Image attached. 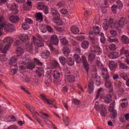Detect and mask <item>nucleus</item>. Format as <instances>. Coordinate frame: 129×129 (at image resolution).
I'll return each instance as SVG.
<instances>
[{
	"label": "nucleus",
	"instance_id": "nucleus-28",
	"mask_svg": "<svg viewBox=\"0 0 129 129\" xmlns=\"http://www.w3.org/2000/svg\"><path fill=\"white\" fill-rule=\"evenodd\" d=\"M121 41L123 44H129V38L125 35H122L121 37Z\"/></svg>",
	"mask_w": 129,
	"mask_h": 129
},
{
	"label": "nucleus",
	"instance_id": "nucleus-30",
	"mask_svg": "<svg viewBox=\"0 0 129 129\" xmlns=\"http://www.w3.org/2000/svg\"><path fill=\"white\" fill-rule=\"evenodd\" d=\"M59 67V62L56 60H52L51 61V68L52 69Z\"/></svg>",
	"mask_w": 129,
	"mask_h": 129
},
{
	"label": "nucleus",
	"instance_id": "nucleus-43",
	"mask_svg": "<svg viewBox=\"0 0 129 129\" xmlns=\"http://www.w3.org/2000/svg\"><path fill=\"white\" fill-rule=\"evenodd\" d=\"M67 63L68 65H69V66H72V65H74V60H73V58L71 57L69 58L68 61H67Z\"/></svg>",
	"mask_w": 129,
	"mask_h": 129
},
{
	"label": "nucleus",
	"instance_id": "nucleus-35",
	"mask_svg": "<svg viewBox=\"0 0 129 129\" xmlns=\"http://www.w3.org/2000/svg\"><path fill=\"white\" fill-rule=\"evenodd\" d=\"M93 32L94 34L98 35L100 33V28H99V27L95 26L93 27Z\"/></svg>",
	"mask_w": 129,
	"mask_h": 129
},
{
	"label": "nucleus",
	"instance_id": "nucleus-39",
	"mask_svg": "<svg viewBox=\"0 0 129 129\" xmlns=\"http://www.w3.org/2000/svg\"><path fill=\"white\" fill-rule=\"evenodd\" d=\"M97 69H96V68H94L91 72L92 79H94V78L93 77H98V76H96V75L97 74Z\"/></svg>",
	"mask_w": 129,
	"mask_h": 129
},
{
	"label": "nucleus",
	"instance_id": "nucleus-2",
	"mask_svg": "<svg viewBox=\"0 0 129 129\" xmlns=\"http://www.w3.org/2000/svg\"><path fill=\"white\" fill-rule=\"evenodd\" d=\"M6 31V32H14V28L13 26H9V25H7L6 23L1 24V28H0V36H1L2 34H3L2 31L4 30Z\"/></svg>",
	"mask_w": 129,
	"mask_h": 129
},
{
	"label": "nucleus",
	"instance_id": "nucleus-4",
	"mask_svg": "<svg viewBox=\"0 0 129 129\" xmlns=\"http://www.w3.org/2000/svg\"><path fill=\"white\" fill-rule=\"evenodd\" d=\"M37 9L38 10H42L45 15L49 14V8H48V6L44 5L42 3L38 4Z\"/></svg>",
	"mask_w": 129,
	"mask_h": 129
},
{
	"label": "nucleus",
	"instance_id": "nucleus-7",
	"mask_svg": "<svg viewBox=\"0 0 129 129\" xmlns=\"http://www.w3.org/2000/svg\"><path fill=\"white\" fill-rule=\"evenodd\" d=\"M33 42L36 46L37 47H43L44 46V43L43 42L41 41V39H38L37 38H35V37H33Z\"/></svg>",
	"mask_w": 129,
	"mask_h": 129
},
{
	"label": "nucleus",
	"instance_id": "nucleus-61",
	"mask_svg": "<svg viewBox=\"0 0 129 129\" xmlns=\"http://www.w3.org/2000/svg\"><path fill=\"white\" fill-rule=\"evenodd\" d=\"M55 101V100L53 99H46V101H45V102H46L47 103H48V104H52V103H53V102Z\"/></svg>",
	"mask_w": 129,
	"mask_h": 129
},
{
	"label": "nucleus",
	"instance_id": "nucleus-44",
	"mask_svg": "<svg viewBox=\"0 0 129 129\" xmlns=\"http://www.w3.org/2000/svg\"><path fill=\"white\" fill-rule=\"evenodd\" d=\"M93 80H94L95 81H96V83L97 84V85H100L101 83H100V78L99 77H93Z\"/></svg>",
	"mask_w": 129,
	"mask_h": 129
},
{
	"label": "nucleus",
	"instance_id": "nucleus-47",
	"mask_svg": "<svg viewBox=\"0 0 129 129\" xmlns=\"http://www.w3.org/2000/svg\"><path fill=\"white\" fill-rule=\"evenodd\" d=\"M27 69H30V70H33L35 68V65L32 62H29L27 67Z\"/></svg>",
	"mask_w": 129,
	"mask_h": 129
},
{
	"label": "nucleus",
	"instance_id": "nucleus-25",
	"mask_svg": "<svg viewBox=\"0 0 129 129\" xmlns=\"http://www.w3.org/2000/svg\"><path fill=\"white\" fill-rule=\"evenodd\" d=\"M62 52L66 57H68L69 56V53H70V49H69V47L67 46H64L62 49Z\"/></svg>",
	"mask_w": 129,
	"mask_h": 129
},
{
	"label": "nucleus",
	"instance_id": "nucleus-8",
	"mask_svg": "<svg viewBox=\"0 0 129 129\" xmlns=\"http://www.w3.org/2000/svg\"><path fill=\"white\" fill-rule=\"evenodd\" d=\"M100 112L102 116H105L107 113V110L104 105H101L100 107Z\"/></svg>",
	"mask_w": 129,
	"mask_h": 129
},
{
	"label": "nucleus",
	"instance_id": "nucleus-34",
	"mask_svg": "<svg viewBox=\"0 0 129 129\" xmlns=\"http://www.w3.org/2000/svg\"><path fill=\"white\" fill-rule=\"evenodd\" d=\"M111 100H112V99L111 98V95L110 94L107 95L104 98V101L106 103H110Z\"/></svg>",
	"mask_w": 129,
	"mask_h": 129
},
{
	"label": "nucleus",
	"instance_id": "nucleus-14",
	"mask_svg": "<svg viewBox=\"0 0 129 129\" xmlns=\"http://www.w3.org/2000/svg\"><path fill=\"white\" fill-rule=\"evenodd\" d=\"M121 55H125L126 58H129V50H126L125 47H123L120 49Z\"/></svg>",
	"mask_w": 129,
	"mask_h": 129
},
{
	"label": "nucleus",
	"instance_id": "nucleus-54",
	"mask_svg": "<svg viewBox=\"0 0 129 129\" xmlns=\"http://www.w3.org/2000/svg\"><path fill=\"white\" fill-rule=\"evenodd\" d=\"M43 73V69H40L36 71V74L38 75L39 77L42 76V74Z\"/></svg>",
	"mask_w": 129,
	"mask_h": 129
},
{
	"label": "nucleus",
	"instance_id": "nucleus-26",
	"mask_svg": "<svg viewBox=\"0 0 129 129\" xmlns=\"http://www.w3.org/2000/svg\"><path fill=\"white\" fill-rule=\"evenodd\" d=\"M9 19L12 23H15L19 21V18L17 16L11 15L9 16Z\"/></svg>",
	"mask_w": 129,
	"mask_h": 129
},
{
	"label": "nucleus",
	"instance_id": "nucleus-42",
	"mask_svg": "<svg viewBox=\"0 0 129 129\" xmlns=\"http://www.w3.org/2000/svg\"><path fill=\"white\" fill-rule=\"evenodd\" d=\"M25 46L28 52H30L32 51V50H33V46L32 43H28L26 44Z\"/></svg>",
	"mask_w": 129,
	"mask_h": 129
},
{
	"label": "nucleus",
	"instance_id": "nucleus-11",
	"mask_svg": "<svg viewBox=\"0 0 129 129\" xmlns=\"http://www.w3.org/2000/svg\"><path fill=\"white\" fill-rule=\"evenodd\" d=\"M94 90V86L93 84V81H90L89 82V85H88V91L89 93L90 94H91L93 93V91Z\"/></svg>",
	"mask_w": 129,
	"mask_h": 129
},
{
	"label": "nucleus",
	"instance_id": "nucleus-53",
	"mask_svg": "<svg viewBox=\"0 0 129 129\" xmlns=\"http://www.w3.org/2000/svg\"><path fill=\"white\" fill-rule=\"evenodd\" d=\"M60 42H61L62 45H68V40H67L64 38H62L60 40Z\"/></svg>",
	"mask_w": 129,
	"mask_h": 129
},
{
	"label": "nucleus",
	"instance_id": "nucleus-6",
	"mask_svg": "<svg viewBox=\"0 0 129 129\" xmlns=\"http://www.w3.org/2000/svg\"><path fill=\"white\" fill-rule=\"evenodd\" d=\"M50 42L52 45H58L59 43V40L57 35H54L50 37Z\"/></svg>",
	"mask_w": 129,
	"mask_h": 129
},
{
	"label": "nucleus",
	"instance_id": "nucleus-5",
	"mask_svg": "<svg viewBox=\"0 0 129 129\" xmlns=\"http://www.w3.org/2000/svg\"><path fill=\"white\" fill-rule=\"evenodd\" d=\"M101 72L102 74V76L104 79L107 80L109 78V76L108 75V72L107 71V69L105 68H102L101 69Z\"/></svg>",
	"mask_w": 129,
	"mask_h": 129
},
{
	"label": "nucleus",
	"instance_id": "nucleus-40",
	"mask_svg": "<svg viewBox=\"0 0 129 129\" xmlns=\"http://www.w3.org/2000/svg\"><path fill=\"white\" fill-rule=\"evenodd\" d=\"M22 28L24 30H29V29H30V26L27 22H24L22 25Z\"/></svg>",
	"mask_w": 129,
	"mask_h": 129
},
{
	"label": "nucleus",
	"instance_id": "nucleus-13",
	"mask_svg": "<svg viewBox=\"0 0 129 129\" xmlns=\"http://www.w3.org/2000/svg\"><path fill=\"white\" fill-rule=\"evenodd\" d=\"M112 82L110 80L106 81L105 82V86L107 87V88H109L110 92H112V91H113V88L112 87Z\"/></svg>",
	"mask_w": 129,
	"mask_h": 129
},
{
	"label": "nucleus",
	"instance_id": "nucleus-51",
	"mask_svg": "<svg viewBox=\"0 0 129 129\" xmlns=\"http://www.w3.org/2000/svg\"><path fill=\"white\" fill-rule=\"evenodd\" d=\"M110 35H111L112 37H116V36H117V32H116V31L115 30H110Z\"/></svg>",
	"mask_w": 129,
	"mask_h": 129
},
{
	"label": "nucleus",
	"instance_id": "nucleus-60",
	"mask_svg": "<svg viewBox=\"0 0 129 129\" xmlns=\"http://www.w3.org/2000/svg\"><path fill=\"white\" fill-rule=\"evenodd\" d=\"M60 13L62 15H67L68 14V11L67 9H62L60 10Z\"/></svg>",
	"mask_w": 129,
	"mask_h": 129
},
{
	"label": "nucleus",
	"instance_id": "nucleus-29",
	"mask_svg": "<svg viewBox=\"0 0 129 129\" xmlns=\"http://www.w3.org/2000/svg\"><path fill=\"white\" fill-rule=\"evenodd\" d=\"M16 54L18 56H22L24 54V48L22 47H18L16 49Z\"/></svg>",
	"mask_w": 129,
	"mask_h": 129
},
{
	"label": "nucleus",
	"instance_id": "nucleus-64",
	"mask_svg": "<svg viewBox=\"0 0 129 129\" xmlns=\"http://www.w3.org/2000/svg\"><path fill=\"white\" fill-rule=\"evenodd\" d=\"M8 129H18V127L16 125H11L8 127Z\"/></svg>",
	"mask_w": 129,
	"mask_h": 129
},
{
	"label": "nucleus",
	"instance_id": "nucleus-15",
	"mask_svg": "<svg viewBox=\"0 0 129 129\" xmlns=\"http://www.w3.org/2000/svg\"><path fill=\"white\" fill-rule=\"evenodd\" d=\"M13 38L11 37H7L4 40L3 43H7V44H5V46H9V48L11 47V45H12V43H13Z\"/></svg>",
	"mask_w": 129,
	"mask_h": 129
},
{
	"label": "nucleus",
	"instance_id": "nucleus-19",
	"mask_svg": "<svg viewBox=\"0 0 129 129\" xmlns=\"http://www.w3.org/2000/svg\"><path fill=\"white\" fill-rule=\"evenodd\" d=\"M27 63L23 61H19V68L21 70H26L27 69Z\"/></svg>",
	"mask_w": 129,
	"mask_h": 129
},
{
	"label": "nucleus",
	"instance_id": "nucleus-50",
	"mask_svg": "<svg viewBox=\"0 0 129 129\" xmlns=\"http://www.w3.org/2000/svg\"><path fill=\"white\" fill-rule=\"evenodd\" d=\"M116 4L117 5V7H118L119 10H121L122 8H123V5H122V3H121V1H117Z\"/></svg>",
	"mask_w": 129,
	"mask_h": 129
},
{
	"label": "nucleus",
	"instance_id": "nucleus-41",
	"mask_svg": "<svg viewBox=\"0 0 129 129\" xmlns=\"http://www.w3.org/2000/svg\"><path fill=\"white\" fill-rule=\"evenodd\" d=\"M94 59H95V55L92 53H90L89 55L88 61H90V63H91L93 61Z\"/></svg>",
	"mask_w": 129,
	"mask_h": 129
},
{
	"label": "nucleus",
	"instance_id": "nucleus-58",
	"mask_svg": "<svg viewBox=\"0 0 129 129\" xmlns=\"http://www.w3.org/2000/svg\"><path fill=\"white\" fill-rule=\"evenodd\" d=\"M80 100H77L76 99H73V103L75 105H78V104H80L81 103Z\"/></svg>",
	"mask_w": 129,
	"mask_h": 129
},
{
	"label": "nucleus",
	"instance_id": "nucleus-57",
	"mask_svg": "<svg viewBox=\"0 0 129 129\" xmlns=\"http://www.w3.org/2000/svg\"><path fill=\"white\" fill-rule=\"evenodd\" d=\"M101 91H102V88H101L98 90V92L97 93L96 99H98V97L100 96V93H101Z\"/></svg>",
	"mask_w": 129,
	"mask_h": 129
},
{
	"label": "nucleus",
	"instance_id": "nucleus-63",
	"mask_svg": "<svg viewBox=\"0 0 129 129\" xmlns=\"http://www.w3.org/2000/svg\"><path fill=\"white\" fill-rule=\"evenodd\" d=\"M34 62L36 64H37V65H39V66H41L42 65V62H41V61H40V60H39L38 59H37V58H34Z\"/></svg>",
	"mask_w": 129,
	"mask_h": 129
},
{
	"label": "nucleus",
	"instance_id": "nucleus-52",
	"mask_svg": "<svg viewBox=\"0 0 129 129\" xmlns=\"http://www.w3.org/2000/svg\"><path fill=\"white\" fill-rule=\"evenodd\" d=\"M60 62L62 64L64 65V64H65V62H66V59L65 58V57H63V56H60L59 58Z\"/></svg>",
	"mask_w": 129,
	"mask_h": 129
},
{
	"label": "nucleus",
	"instance_id": "nucleus-38",
	"mask_svg": "<svg viewBox=\"0 0 129 129\" xmlns=\"http://www.w3.org/2000/svg\"><path fill=\"white\" fill-rule=\"evenodd\" d=\"M74 59L76 62H77V63L81 62V57L78 54H75L74 55Z\"/></svg>",
	"mask_w": 129,
	"mask_h": 129
},
{
	"label": "nucleus",
	"instance_id": "nucleus-24",
	"mask_svg": "<svg viewBox=\"0 0 129 129\" xmlns=\"http://www.w3.org/2000/svg\"><path fill=\"white\" fill-rule=\"evenodd\" d=\"M113 36H110L108 37L107 41L109 43H116V44H118V43H119V40H118V39L115 38H113Z\"/></svg>",
	"mask_w": 129,
	"mask_h": 129
},
{
	"label": "nucleus",
	"instance_id": "nucleus-46",
	"mask_svg": "<svg viewBox=\"0 0 129 129\" xmlns=\"http://www.w3.org/2000/svg\"><path fill=\"white\" fill-rule=\"evenodd\" d=\"M119 67L121 69H129L128 66H127L125 63L120 62L119 64Z\"/></svg>",
	"mask_w": 129,
	"mask_h": 129
},
{
	"label": "nucleus",
	"instance_id": "nucleus-31",
	"mask_svg": "<svg viewBox=\"0 0 129 129\" xmlns=\"http://www.w3.org/2000/svg\"><path fill=\"white\" fill-rule=\"evenodd\" d=\"M71 31L75 35H77L78 33H79V29L77 28L76 26H73L71 28Z\"/></svg>",
	"mask_w": 129,
	"mask_h": 129
},
{
	"label": "nucleus",
	"instance_id": "nucleus-3",
	"mask_svg": "<svg viewBox=\"0 0 129 129\" xmlns=\"http://www.w3.org/2000/svg\"><path fill=\"white\" fill-rule=\"evenodd\" d=\"M114 105H115V102H113L110 104L108 108L109 111L111 112V118H115L117 116V112L116 110H114Z\"/></svg>",
	"mask_w": 129,
	"mask_h": 129
},
{
	"label": "nucleus",
	"instance_id": "nucleus-62",
	"mask_svg": "<svg viewBox=\"0 0 129 129\" xmlns=\"http://www.w3.org/2000/svg\"><path fill=\"white\" fill-rule=\"evenodd\" d=\"M44 121L46 122V124H48L49 125H53V122L49 120L45 119Z\"/></svg>",
	"mask_w": 129,
	"mask_h": 129
},
{
	"label": "nucleus",
	"instance_id": "nucleus-23",
	"mask_svg": "<svg viewBox=\"0 0 129 129\" xmlns=\"http://www.w3.org/2000/svg\"><path fill=\"white\" fill-rule=\"evenodd\" d=\"M65 80L67 82H73L75 80V77L73 76H66Z\"/></svg>",
	"mask_w": 129,
	"mask_h": 129
},
{
	"label": "nucleus",
	"instance_id": "nucleus-10",
	"mask_svg": "<svg viewBox=\"0 0 129 129\" xmlns=\"http://www.w3.org/2000/svg\"><path fill=\"white\" fill-rule=\"evenodd\" d=\"M82 58V62L84 66L85 67V70L86 71H88V69H89V64L87 62V59H86V57L85 56H83Z\"/></svg>",
	"mask_w": 129,
	"mask_h": 129
},
{
	"label": "nucleus",
	"instance_id": "nucleus-33",
	"mask_svg": "<svg viewBox=\"0 0 129 129\" xmlns=\"http://www.w3.org/2000/svg\"><path fill=\"white\" fill-rule=\"evenodd\" d=\"M19 38L21 41H22V42H26V41H28V40H29L28 35L26 34H22L20 35Z\"/></svg>",
	"mask_w": 129,
	"mask_h": 129
},
{
	"label": "nucleus",
	"instance_id": "nucleus-1",
	"mask_svg": "<svg viewBox=\"0 0 129 129\" xmlns=\"http://www.w3.org/2000/svg\"><path fill=\"white\" fill-rule=\"evenodd\" d=\"M125 23V18L121 17L120 20H118L115 22H113V19H110L108 20L105 19L104 20L103 27L106 31L108 30V28L110 27L111 29L119 30V29H122L124 27V24Z\"/></svg>",
	"mask_w": 129,
	"mask_h": 129
},
{
	"label": "nucleus",
	"instance_id": "nucleus-36",
	"mask_svg": "<svg viewBox=\"0 0 129 129\" xmlns=\"http://www.w3.org/2000/svg\"><path fill=\"white\" fill-rule=\"evenodd\" d=\"M49 55H50V52L48 51H46L45 52H42L41 54V57L43 59H47L48 57H49Z\"/></svg>",
	"mask_w": 129,
	"mask_h": 129
},
{
	"label": "nucleus",
	"instance_id": "nucleus-27",
	"mask_svg": "<svg viewBox=\"0 0 129 129\" xmlns=\"http://www.w3.org/2000/svg\"><path fill=\"white\" fill-rule=\"evenodd\" d=\"M17 8L18 6H17V5H16V4L14 3L12 5L11 10L12 15H16V14L18 13V9H17Z\"/></svg>",
	"mask_w": 129,
	"mask_h": 129
},
{
	"label": "nucleus",
	"instance_id": "nucleus-20",
	"mask_svg": "<svg viewBox=\"0 0 129 129\" xmlns=\"http://www.w3.org/2000/svg\"><path fill=\"white\" fill-rule=\"evenodd\" d=\"M118 55L119 54L117 52H112L109 53L108 57L110 59H116L118 57Z\"/></svg>",
	"mask_w": 129,
	"mask_h": 129
},
{
	"label": "nucleus",
	"instance_id": "nucleus-55",
	"mask_svg": "<svg viewBox=\"0 0 129 129\" xmlns=\"http://www.w3.org/2000/svg\"><path fill=\"white\" fill-rule=\"evenodd\" d=\"M25 23L28 25H32L33 24V20L30 18H26Z\"/></svg>",
	"mask_w": 129,
	"mask_h": 129
},
{
	"label": "nucleus",
	"instance_id": "nucleus-56",
	"mask_svg": "<svg viewBox=\"0 0 129 129\" xmlns=\"http://www.w3.org/2000/svg\"><path fill=\"white\" fill-rule=\"evenodd\" d=\"M63 118L66 125H68L69 124V119L66 116H63Z\"/></svg>",
	"mask_w": 129,
	"mask_h": 129
},
{
	"label": "nucleus",
	"instance_id": "nucleus-37",
	"mask_svg": "<svg viewBox=\"0 0 129 129\" xmlns=\"http://www.w3.org/2000/svg\"><path fill=\"white\" fill-rule=\"evenodd\" d=\"M36 16V21H43V15H42V13H37Z\"/></svg>",
	"mask_w": 129,
	"mask_h": 129
},
{
	"label": "nucleus",
	"instance_id": "nucleus-48",
	"mask_svg": "<svg viewBox=\"0 0 129 129\" xmlns=\"http://www.w3.org/2000/svg\"><path fill=\"white\" fill-rule=\"evenodd\" d=\"M0 23H1L0 24V28H1V25H2V24H5V23H6V25L9 26V27H12V25H10L8 24L7 22L5 21V18H4V17H0Z\"/></svg>",
	"mask_w": 129,
	"mask_h": 129
},
{
	"label": "nucleus",
	"instance_id": "nucleus-21",
	"mask_svg": "<svg viewBox=\"0 0 129 129\" xmlns=\"http://www.w3.org/2000/svg\"><path fill=\"white\" fill-rule=\"evenodd\" d=\"M51 14L54 16V18H57V19H59L60 17V14L58 12H57V10H55L54 8H52L51 10Z\"/></svg>",
	"mask_w": 129,
	"mask_h": 129
},
{
	"label": "nucleus",
	"instance_id": "nucleus-32",
	"mask_svg": "<svg viewBox=\"0 0 129 129\" xmlns=\"http://www.w3.org/2000/svg\"><path fill=\"white\" fill-rule=\"evenodd\" d=\"M52 76L54 79H59L60 78V73L57 71H54L52 73Z\"/></svg>",
	"mask_w": 129,
	"mask_h": 129
},
{
	"label": "nucleus",
	"instance_id": "nucleus-18",
	"mask_svg": "<svg viewBox=\"0 0 129 129\" xmlns=\"http://www.w3.org/2000/svg\"><path fill=\"white\" fill-rule=\"evenodd\" d=\"M9 46H6V45L4 46V42L0 43V51L3 52V53H6L8 50H9Z\"/></svg>",
	"mask_w": 129,
	"mask_h": 129
},
{
	"label": "nucleus",
	"instance_id": "nucleus-49",
	"mask_svg": "<svg viewBox=\"0 0 129 129\" xmlns=\"http://www.w3.org/2000/svg\"><path fill=\"white\" fill-rule=\"evenodd\" d=\"M111 9L112 12H113V13L116 14L117 12V6L113 5L111 7Z\"/></svg>",
	"mask_w": 129,
	"mask_h": 129
},
{
	"label": "nucleus",
	"instance_id": "nucleus-9",
	"mask_svg": "<svg viewBox=\"0 0 129 129\" xmlns=\"http://www.w3.org/2000/svg\"><path fill=\"white\" fill-rule=\"evenodd\" d=\"M109 68L110 70H115L117 68V63L113 60L109 62Z\"/></svg>",
	"mask_w": 129,
	"mask_h": 129
},
{
	"label": "nucleus",
	"instance_id": "nucleus-17",
	"mask_svg": "<svg viewBox=\"0 0 129 129\" xmlns=\"http://www.w3.org/2000/svg\"><path fill=\"white\" fill-rule=\"evenodd\" d=\"M17 59V56H14L11 57L9 61L10 65H11V66H14V67H16V66H17V64H16Z\"/></svg>",
	"mask_w": 129,
	"mask_h": 129
},
{
	"label": "nucleus",
	"instance_id": "nucleus-22",
	"mask_svg": "<svg viewBox=\"0 0 129 129\" xmlns=\"http://www.w3.org/2000/svg\"><path fill=\"white\" fill-rule=\"evenodd\" d=\"M81 46L83 49H88V48L89 47V41H88V40L83 41L82 42Z\"/></svg>",
	"mask_w": 129,
	"mask_h": 129
},
{
	"label": "nucleus",
	"instance_id": "nucleus-12",
	"mask_svg": "<svg viewBox=\"0 0 129 129\" xmlns=\"http://www.w3.org/2000/svg\"><path fill=\"white\" fill-rule=\"evenodd\" d=\"M93 52H95V53H98V55H100L101 53V48H99V46L97 45H93V48H92Z\"/></svg>",
	"mask_w": 129,
	"mask_h": 129
},
{
	"label": "nucleus",
	"instance_id": "nucleus-16",
	"mask_svg": "<svg viewBox=\"0 0 129 129\" xmlns=\"http://www.w3.org/2000/svg\"><path fill=\"white\" fill-rule=\"evenodd\" d=\"M53 22L55 24H56L57 26H62V25H63V22H62V20L60 19V17L59 19H58V17H54L53 18Z\"/></svg>",
	"mask_w": 129,
	"mask_h": 129
},
{
	"label": "nucleus",
	"instance_id": "nucleus-45",
	"mask_svg": "<svg viewBox=\"0 0 129 129\" xmlns=\"http://www.w3.org/2000/svg\"><path fill=\"white\" fill-rule=\"evenodd\" d=\"M109 49L111 51H114V50H116V45L115 44L111 43L109 45Z\"/></svg>",
	"mask_w": 129,
	"mask_h": 129
},
{
	"label": "nucleus",
	"instance_id": "nucleus-59",
	"mask_svg": "<svg viewBox=\"0 0 129 129\" xmlns=\"http://www.w3.org/2000/svg\"><path fill=\"white\" fill-rule=\"evenodd\" d=\"M56 6L59 8H63V7H65V3L64 2H58Z\"/></svg>",
	"mask_w": 129,
	"mask_h": 129
}]
</instances>
